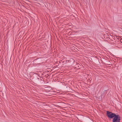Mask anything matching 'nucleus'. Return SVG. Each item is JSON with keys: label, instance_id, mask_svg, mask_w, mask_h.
<instances>
[{"label": "nucleus", "instance_id": "nucleus-1", "mask_svg": "<svg viewBox=\"0 0 122 122\" xmlns=\"http://www.w3.org/2000/svg\"><path fill=\"white\" fill-rule=\"evenodd\" d=\"M116 115L114 113L109 111H107V115L109 118H112L114 117Z\"/></svg>", "mask_w": 122, "mask_h": 122}, {"label": "nucleus", "instance_id": "nucleus-2", "mask_svg": "<svg viewBox=\"0 0 122 122\" xmlns=\"http://www.w3.org/2000/svg\"><path fill=\"white\" fill-rule=\"evenodd\" d=\"M121 117L118 115H116L112 120V122H120Z\"/></svg>", "mask_w": 122, "mask_h": 122}, {"label": "nucleus", "instance_id": "nucleus-3", "mask_svg": "<svg viewBox=\"0 0 122 122\" xmlns=\"http://www.w3.org/2000/svg\"><path fill=\"white\" fill-rule=\"evenodd\" d=\"M41 80V78L37 77L35 79L34 81L36 83H37L40 82Z\"/></svg>", "mask_w": 122, "mask_h": 122}, {"label": "nucleus", "instance_id": "nucleus-4", "mask_svg": "<svg viewBox=\"0 0 122 122\" xmlns=\"http://www.w3.org/2000/svg\"><path fill=\"white\" fill-rule=\"evenodd\" d=\"M106 39H108V38H109V35H107V34H106Z\"/></svg>", "mask_w": 122, "mask_h": 122}, {"label": "nucleus", "instance_id": "nucleus-5", "mask_svg": "<svg viewBox=\"0 0 122 122\" xmlns=\"http://www.w3.org/2000/svg\"><path fill=\"white\" fill-rule=\"evenodd\" d=\"M104 37L105 39H106V34H104Z\"/></svg>", "mask_w": 122, "mask_h": 122}, {"label": "nucleus", "instance_id": "nucleus-6", "mask_svg": "<svg viewBox=\"0 0 122 122\" xmlns=\"http://www.w3.org/2000/svg\"><path fill=\"white\" fill-rule=\"evenodd\" d=\"M104 37L105 39H106V34H104Z\"/></svg>", "mask_w": 122, "mask_h": 122}, {"label": "nucleus", "instance_id": "nucleus-7", "mask_svg": "<svg viewBox=\"0 0 122 122\" xmlns=\"http://www.w3.org/2000/svg\"><path fill=\"white\" fill-rule=\"evenodd\" d=\"M114 38H115V37H114H114H113V39H114Z\"/></svg>", "mask_w": 122, "mask_h": 122}]
</instances>
